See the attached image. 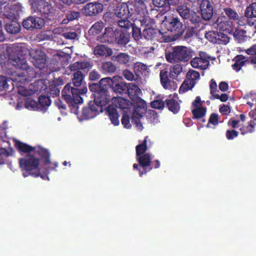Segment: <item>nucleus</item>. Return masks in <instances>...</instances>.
Wrapping results in <instances>:
<instances>
[{"label":"nucleus","mask_w":256,"mask_h":256,"mask_svg":"<svg viewBox=\"0 0 256 256\" xmlns=\"http://www.w3.org/2000/svg\"><path fill=\"white\" fill-rule=\"evenodd\" d=\"M48 92L53 97L59 96L60 93V88L57 87L56 86L50 84L49 86Z\"/></svg>","instance_id":"obj_55"},{"label":"nucleus","mask_w":256,"mask_h":256,"mask_svg":"<svg viewBox=\"0 0 256 256\" xmlns=\"http://www.w3.org/2000/svg\"><path fill=\"white\" fill-rule=\"evenodd\" d=\"M9 22H6L5 25V28L6 32L10 34H16L20 32V26L18 20H9Z\"/></svg>","instance_id":"obj_29"},{"label":"nucleus","mask_w":256,"mask_h":256,"mask_svg":"<svg viewBox=\"0 0 256 256\" xmlns=\"http://www.w3.org/2000/svg\"><path fill=\"white\" fill-rule=\"evenodd\" d=\"M35 147V149L34 150V156H38L41 160L43 161L44 165L48 164H52L50 160V154L48 150L46 148H44L40 146Z\"/></svg>","instance_id":"obj_23"},{"label":"nucleus","mask_w":256,"mask_h":256,"mask_svg":"<svg viewBox=\"0 0 256 256\" xmlns=\"http://www.w3.org/2000/svg\"><path fill=\"white\" fill-rule=\"evenodd\" d=\"M24 105L26 108L30 110H40L38 102L30 98L26 99Z\"/></svg>","instance_id":"obj_48"},{"label":"nucleus","mask_w":256,"mask_h":256,"mask_svg":"<svg viewBox=\"0 0 256 256\" xmlns=\"http://www.w3.org/2000/svg\"><path fill=\"white\" fill-rule=\"evenodd\" d=\"M92 62L84 60L74 62L68 66L69 70L74 72L72 82L75 86H80L84 82L86 74L82 73L81 70L87 74L92 68Z\"/></svg>","instance_id":"obj_5"},{"label":"nucleus","mask_w":256,"mask_h":256,"mask_svg":"<svg viewBox=\"0 0 256 256\" xmlns=\"http://www.w3.org/2000/svg\"><path fill=\"white\" fill-rule=\"evenodd\" d=\"M165 102L169 110L174 114H177L180 110V105L178 102L174 98L167 99Z\"/></svg>","instance_id":"obj_34"},{"label":"nucleus","mask_w":256,"mask_h":256,"mask_svg":"<svg viewBox=\"0 0 256 256\" xmlns=\"http://www.w3.org/2000/svg\"><path fill=\"white\" fill-rule=\"evenodd\" d=\"M192 118L194 120H201L206 114V108L204 106L194 108L192 110Z\"/></svg>","instance_id":"obj_39"},{"label":"nucleus","mask_w":256,"mask_h":256,"mask_svg":"<svg viewBox=\"0 0 256 256\" xmlns=\"http://www.w3.org/2000/svg\"><path fill=\"white\" fill-rule=\"evenodd\" d=\"M8 78L4 76H0V92L8 88Z\"/></svg>","instance_id":"obj_59"},{"label":"nucleus","mask_w":256,"mask_h":256,"mask_svg":"<svg viewBox=\"0 0 256 256\" xmlns=\"http://www.w3.org/2000/svg\"><path fill=\"white\" fill-rule=\"evenodd\" d=\"M132 7L135 8V10L140 12L142 10H143L145 7V4L144 0H134V4L132 3Z\"/></svg>","instance_id":"obj_52"},{"label":"nucleus","mask_w":256,"mask_h":256,"mask_svg":"<svg viewBox=\"0 0 256 256\" xmlns=\"http://www.w3.org/2000/svg\"><path fill=\"white\" fill-rule=\"evenodd\" d=\"M132 2H122L116 6L114 14L120 18L119 20H129L128 19L134 14Z\"/></svg>","instance_id":"obj_15"},{"label":"nucleus","mask_w":256,"mask_h":256,"mask_svg":"<svg viewBox=\"0 0 256 256\" xmlns=\"http://www.w3.org/2000/svg\"><path fill=\"white\" fill-rule=\"evenodd\" d=\"M136 159L140 164V166L143 168V170L139 169L140 176H142L143 174H146L152 168H158L160 166V162L158 160H156L152 162L150 154L149 153L136 156Z\"/></svg>","instance_id":"obj_10"},{"label":"nucleus","mask_w":256,"mask_h":256,"mask_svg":"<svg viewBox=\"0 0 256 256\" xmlns=\"http://www.w3.org/2000/svg\"><path fill=\"white\" fill-rule=\"evenodd\" d=\"M22 6L20 2L12 4H9L4 7L3 19L17 20L22 12Z\"/></svg>","instance_id":"obj_14"},{"label":"nucleus","mask_w":256,"mask_h":256,"mask_svg":"<svg viewBox=\"0 0 256 256\" xmlns=\"http://www.w3.org/2000/svg\"><path fill=\"white\" fill-rule=\"evenodd\" d=\"M148 136H146L142 142L136 146V156L146 154V152L148 150V148L152 146V143L150 142V140H148V142L150 144L148 146Z\"/></svg>","instance_id":"obj_30"},{"label":"nucleus","mask_w":256,"mask_h":256,"mask_svg":"<svg viewBox=\"0 0 256 256\" xmlns=\"http://www.w3.org/2000/svg\"><path fill=\"white\" fill-rule=\"evenodd\" d=\"M224 12L229 20L236 21L238 25L244 26L246 24L248 20L245 18V15L236 12L234 9L228 7L224 8Z\"/></svg>","instance_id":"obj_17"},{"label":"nucleus","mask_w":256,"mask_h":256,"mask_svg":"<svg viewBox=\"0 0 256 256\" xmlns=\"http://www.w3.org/2000/svg\"><path fill=\"white\" fill-rule=\"evenodd\" d=\"M28 2L32 12L44 16H48L53 12L52 4L46 0H29Z\"/></svg>","instance_id":"obj_11"},{"label":"nucleus","mask_w":256,"mask_h":256,"mask_svg":"<svg viewBox=\"0 0 256 256\" xmlns=\"http://www.w3.org/2000/svg\"><path fill=\"white\" fill-rule=\"evenodd\" d=\"M122 76L126 80L129 81H132L134 79V74L128 70H124L122 72Z\"/></svg>","instance_id":"obj_64"},{"label":"nucleus","mask_w":256,"mask_h":256,"mask_svg":"<svg viewBox=\"0 0 256 256\" xmlns=\"http://www.w3.org/2000/svg\"><path fill=\"white\" fill-rule=\"evenodd\" d=\"M104 9L103 5L98 2H91L86 4L82 8L84 14L86 16H96L102 12Z\"/></svg>","instance_id":"obj_20"},{"label":"nucleus","mask_w":256,"mask_h":256,"mask_svg":"<svg viewBox=\"0 0 256 256\" xmlns=\"http://www.w3.org/2000/svg\"><path fill=\"white\" fill-rule=\"evenodd\" d=\"M10 154L4 148H0V164H4L6 158H8Z\"/></svg>","instance_id":"obj_54"},{"label":"nucleus","mask_w":256,"mask_h":256,"mask_svg":"<svg viewBox=\"0 0 256 256\" xmlns=\"http://www.w3.org/2000/svg\"><path fill=\"white\" fill-rule=\"evenodd\" d=\"M256 126V122L254 120H250L248 122V125L243 126H242L240 130L242 135H244L248 133H252L255 131V126Z\"/></svg>","instance_id":"obj_41"},{"label":"nucleus","mask_w":256,"mask_h":256,"mask_svg":"<svg viewBox=\"0 0 256 256\" xmlns=\"http://www.w3.org/2000/svg\"><path fill=\"white\" fill-rule=\"evenodd\" d=\"M188 2L184 1V2L176 8V11L180 16L184 20H188L192 10L188 6Z\"/></svg>","instance_id":"obj_26"},{"label":"nucleus","mask_w":256,"mask_h":256,"mask_svg":"<svg viewBox=\"0 0 256 256\" xmlns=\"http://www.w3.org/2000/svg\"><path fill=\"white\" fill-rule=\"evenodd\" d=\"M22 26L28 30L41 29L44 26V20L39 17L30 16L23 20Z\"/></svg>","instance_id":"obj_18"},{"label":"nucleus","mask_w":256,"mask_h":256,"mask_svg":"<svg viewBox=\"0 0 256 256\" xmlns=\"http://www.w3.org/2000/svg\"><path fill=\"white\" fill-rule=\"evenodd\" d=\"M118 24L122 28L126 29L127 31L132 28V36L136 40H138L142 38V33L140 28L136 27L134 22L130 20H118Z\"/></svg>","instance_id":"obj_19"},{"label":"nucleus","mask_w":256,"mask_h":256,"mask_svg":"<svg viewBox=\"0 0 256 256\" xmlns=\"http://www.w3.org/2000/svg\"><path fill=\"white\" fill-rule=\"evenodd\" d=\"M229 40L230 38L226 34L220 32H218L216 38V44H226L229 42Z\"/></svg>","instance_id":"obj_49"},{"label":"nucleus","mask_w":256,"mask_h":256,"mask_svg":"<svg viewBox=\"0 0 256 256\" xmlns=\"http://www.w3.org/2000/svg\"><path fill=\"white\" fill-rule=\"evenodd\" d=\"M200 77V73L194 70H190L186 75V79L183 82L179 88L180 94L184 93L192 90L196 84V80Z\"/></svg>","instance_id":"obj_12"},{"label":"nucleus","mask_w":256,"mask_h":256,"mask_svg":"<svg viewBox=\"0 0 256 256\" xmlns=\"http://www.w3.org/2000/svg\"><path fill=\"white\" fill-rule=\"evenodd\" d=\"M104 26V24L102 21H98L94 23L88 30L90 35L96 36L100 34Z\"/></svg>","instance_id":"obj_36"},{"label":"nucleus","mask_w":256,"mask_h":256,"mask_svg":"<svg viewBox=\"0 0 256 256\" xmlns=\"http://www.w3.org/2000/svg\"><path fill=\"white\" fill-rule=\"evenodd\" d=\"M233 61L234 62V63L232 65V68L236 72H239L246 62H247L245 56L242 54L236 56L233 59Z\"/></svg>","instance_id":"obj_33"},{"label":"nucleus","mask_w":256,"mask_h":256,"mask_svg":"<svg viewBox=\"0 0 256 256\" xmlns=\"http://www.w3.org/2000/svg\"><path fill=\"white\" fill-rule=\"evenodd\" d=\"M245 18H256V2H252L248 6L244 11Z\"/></svg>","instance_id":"obj_44"},{"label":"nucleus","mask_w":256,"mask_h":256,"mask_svg":"<svg viewBox=\"0 0 256 256\" xmlns=\"http://www.w3.org/2000/svg\"><path fill=\"white\" fill-rule=\"evenodd\" d=\"M38 106H40V110H44L46 109L51 104V100L50 96L41 95L38 98Z\"/></svg>","instance_id":"obj_40"},{"label":"nucleus","mask_w":256,"mask_h":256,"mask_svg":"<svg viewBox=\"0 0 256 256\" xmlns=\"http://www.w3.org/2000/svg\"><path fill=\"white\" fill-rule=\"evenodd\" d=\"M102 82H105L108 88L118 95H122L126 92L128 84L120 76H114L112 78L106 77L102 78Z\"/></svg>","instance_id":"obj_9"},{"label":"nucleus","mask_w":256,"mask_h":256,"mask_svg":"<svg viewBox=\"0 0 256 256\" xmlns=\"http://www.w3.org/2000/svg\"><path fill=\"white\" fill-rule=\"evenodd\" d=\"M220 31L226 33L232 34L234 30V26L232 22L230 21H223L218 24Z\"/></svg>","instance_id":"obj_35"},{"label":"nucleus","mask_w":256,"mask_h":256,"mask_svg":"<svg viewBox=\"0 0 256 256\" xmlns=\"http://www.w3.org/2000/svg\"><path fill=\"white\" fill-rule=\"evenodd\" d=\"M208 58L204 52H200L199 56L195 57L191 60V65L194 68L206 70L210 64Z\"/></svg>","instance_id":"obj_22"},{"label":"nucleus","mask_w":256,"mask_h":256,"mask_svg":"<svg viewBox=\"0 0 256 256\" xmlns=\"http://www.w3.org/2000/svg\"><path fill=\"white\" fill-rule=\"evenodd\" d=\"M238 132L234 130H228L226 133V136L228 140H232L238 136Z\"/></svg>","instance_id":"obj_61"},{"label":"nucleus","mask_w":256,"mask_h":256,"mask_svg":"<svg viewBox=\"0 0 256 256\" xmlns=\"http://www.w3.org/2000/svg\"><path fill=\"white\" fill-rule=\"evenodd\" d=\"M30 52L31 50L24 46L17 47L13 50L10 60L16 68L24 70L28 74V78H33L36 77V72L26 62V58L28 55L30 56Z\"/></svg>","instance_id":"obj_1"},{"label":"nucleus","mask_w":256,"mask_h":256,"mask_svg":"<svg viewBox=\"0 0 256 256\" xmlns=\"http://www.w3.org/2000/svg\"><path fill=\"white\" fill-rule=\"evenodd\" d=\"M40 159L34 154H28L24 158L19 159V164L23 172L22 176L26 178L31 176L33 170H38L40 165Z\"/></svg>","instance_id":"obj_8"},{"label":"nucleus","mask_w":256,"mask_h":256,"mask_svg":"<svg viewBox=\"0 0 256 256\" xmlns=\"http://www.w3.org/2000/svg\"><path fill=\"white\" fill-rule=\"evenodd\" d=\"M101 71L104 74H112L116 71V68L112 62H104L101 65Z\"/></svg>","instance_id":"obj_37"},{"label":"nucleus","mask_w":256,"mask_h":256,"mask_svg":"<svg viewBox=\"0 0 256 256\" xmlns=\"http://www.w3.org/2000/svg\"><path fill=\"white\" fill-rule=\"evenodd\" d=\"M30 59L36 68L42 70L45 67L46 55L41 50L32 49Z\"/></svg>","instance_id":"obj_13"},{"label":"nucleus","mask_w":256,"mask_h":256,"mask_svg":"<svg viewBox=\"0 0 256 256\" xmlns=\"http://www.w3.org/2000/svg\"><path fill=\"white\" fill-rule=\"evenodd\" d=\"M114 16V14L110 12H107L103 16L102 19L106 22L110 24L114 22L113 16Z\"/></svg>","instance_id":"obj_62"},{"label":"nucleus","mask_w":256,"mask_h":256,"mask_svg":"<svg viewBox=\"0 0 256 256\" xmlns=\"http://www.w3.org/2000/svg\"><path fill=\"white\" fill-rule=\"evenodd\" d=\"M188 20H189L192 24L196 25L201 22V18L196 12L192 10L190 14Z\"/></svg>","instance_id":"obj_51"},{"label":"nucleus","mask_w":256,"mask_h":256,"mask_svg":"<svg viewBox=\"0 0 256 256\" xmlns=\"http://www.w3.org/2000/svg\"><path fill=\"white\" fill-rule=\"evenodd\" d=\"M218 34V32L217 31H209L206 33L205 37L211 42L216 44Z\"/></svg>","instance_id":"obj_50"},{"label":"nucleus","mask_w":256,"mask_h":256,"mask_svg":"<svg viewBox=\"0 0 256 256\" xmlns=\"http://www.w3.org/2000/svg\"><path fill=\"white\" fill-rule=\"evenodd\" d=\"M200 12L203 20H210L213 16L214 8L209 0H202L200 4Z\"/></svg>","instance_id":"obj_21"},{"label":"nucleus","mask_w":256,"mask_h":256,"mask_svg":"<svg viewBox=\"0 0 256 256\" xmlns=\"http://www.w3.org/2000/svg\"><path fill=\"white\" fill-rule=\"evenodd\" d=\"M89 90L92 92L94 102L98 106L102 108L112 100L108 91V88L105 82H102V79L98 83L89 84Z\"/></svg>","instance_id":"obj_4"},{"label":"nucleus","mask_w":256,"mask_h":256,"mask_svg":"<svg viewBox=\"0 0 256 256\" xmlns=\"http://www.w3.org/2000/svg\"><path fill=\"white\" fill-rule=\"evenodd\" d=\"M126 92L125 94H128L132 100H134L136 98H140L138 96L141 92L140 89L136 84L133 83L128 84Z\"/></svg>","instance_id":"obj_27"},{"label":"nucleus","mask_w":256,"mask_h":256,"mask_svg":"<svg viewBox=\"0 0 256 256\" xmlns=\"http://www.w3.org/2000/svg\"><path fill=\"white\" fill-rule=\"evenodd\" d=\"M232 34L238 42L240 43L247 40L246 32L244 30L236 29Z\"/></svg>","instance_id":"obj_42"},{"label":"nucleus","mask_w":256,"mask_h":256,"mask_svg":"<svg viewBox=\"0 0 256 256\" xmlns=\"http://www.w3.org/2000/svg\"><path fill=\"white\" fill-rule=\"evenodd\" d=\"M104 41L110 44H115L120 46H125L130 42V32L126 29L106 28L102 34Z\"/></svg>","instance_id":"obj_3"},{"label":"nucleus","mask_w":256,"mask_h":256,"mask_svg":"<svg viewBox=\"0 0 256 256\" xmlns=\"http://www.w3.org/2000/svg\"><path fill=\"white\" fill-rule=\"evenodd\" d=\"M160 83L163 88L166 90L172 89L173 82L170 80V74L166 69L160 70Z\"/></svg>","instance_id":"obj_25"},{"label":"nucleus","mask_w":256,"mask_h":256,"mask_svg":"<svg viewBox=\"0 0 256 256\" xmlns=\"http://www.w3.org/2000/svg\"><path fill=\"white\" fill-rule=\"evenodd\" d=\"M16 146L20 152L26 153L33 152L34 150L35 149V147H32L26 143L20 141H17L16 142Z\"/></svg>","instance_id":"obj_43"},{"label":"nucleus","mask_w":256,"mask_h":256,"mask_svg":"<svg viewBox=\"0 0 256 256\" xmlns=\"http://www.w3.org/2000/svg\"><path fill=\"white\" fill-rule=\"evenodd\" d=\"M94 53L96 55L100 56H111L113 54V52L111 48L106 46L102 44L96 46Z\"/></svg>","instance_id":"obj_32"},{"label":"nucleus","mask_w":256,"mask_h":256,"mask_svg":"<svg viewBox=\"0 0 256 256\" xmlns=\"http://www.w3.org/2000/svg\"><path fill=\"white\" fill-rule=\"evenodd\" d=\"M100 78V73L96 70L92 71L88 76V78L90 80L94 81L98 80Z\"/></svg>","instance_id":"obj_63"},{"label":"nucleus","mask_w":256,"mask_h":256,"mask_svg":"<svg viewBox=\"0 0 256 256\" xmlns=\"http://www.w3.org/2000/svg\"><path fill=\"white\" fill-rule=\"evenodd\" d=\"M160 34V31L156 28H148L142 31V37L146 40H154Z\"/></svg>","instance_id":"obj_31"},{"label":"nucleus","mask_w":256,"mask_h":256,"mask_svg":"<svg viewBox=\"0 0 256 256\" xmlns=\"http://www.w3.org/2000/svg\"><path fill=\"white\" fill-rule=\"evenodd\" d=\"M54 166H50L48 168V169L46 170L44 173H42L40 172V168H38L36 172H34L33 173H31V176L34 178H37L38 176H40L42 180H49L48 177V170L55 169L56 168L58 167V164L57 162H54Z\"/></svg>","instance_id":"obj_38"},{"label":"nucleus","mask_w":256,"mask_h":256,"mask_svg":"<svg viewBox=\"0 0 256 256\" xmlns=\"http://www.w3.org/2000/svg\"><path fill=\"white\" fill-rule=\"evenodd\" d=\"M121 122L124 127L126 128H130L132 126V124L130 123V118L126 113L124 114Z\"/></svg>","instance_id":"obj_56"},{"label":"nucleus","mask_w":256,"mask_h":256,"mask_svg":"<svg viewBox=\"0 0 256 256\" xmlns=\"http://www.w3.org/2000/svg\"><path fill=\"white\" fill-rule=\"evenodd\" d=\"M166 60L170 63L186 62L192 56V50L184 46H176L166 52Z\"/></svg>","instance_id":"obj_6"},{"label":"nucleus","mask_w":256,"mask_h":256,"mask_svg":"<svg viewBox=\"0 0 256 256\" xmlns=\"http://www.w3.org/2000/svg\"><path fill=\"white\" fill-rule=\"evenodd\" d=\"M219 116L216 113H212L210 116L208 123L206 124V127H209V124H212L214 126H216L218 124Z\"/></svg>","instance_id":"obj_53"},{"label":"nucleus","mask_w":256,"mask_h":256,"mask_svg":"<svg viewBox=\"0 0 256 256\" xmlns=\"http://www.w3.org/2000/svg\"><path fill=\"white\" fill-rule=\"evenodd\" d=\"M88 89L84 87L81 89L73 88L71 84H66L62 91V98L70 107V110L74 114H78V104L83 102V99L80 96L86 93Z\"/></svg>","instance_id":"obj_2"},{"label":"nucleus","mask_w":256,"mask_h":256,"mask_svg":"<svg viewBox=\"0 0 256 256\" xmlns=\"http://www.w3.org/2000/svg\"><path fill=\"white\" fill-rule=\"evenodd\" d=\"M182 71V66L179 64H176L171 68L170 72V77L172 79H176Z\"/></svg>","instance_id":"obj_47"},{"label":"nucleus","mask_w":256,"mask_h":256,"mask_svg":"<svg viewBox=\"0 0 256 256\" xmlns=\"http://www.w3.org/2000/svg\"><path fill=\"white\" fill-rule=\"evenodd\" d=\"M162 24L167 32L171 34L173 40H176L182 36L186 30V26L178 16H172L165 19Z\"/></svg>","instance_id":"obj_7"},{"label":"nucleus","mask_w":256,"mask_h":256,"mask_svg":"<svg viewBox=\"0 0 256 256\" xmlns=\"http://www.w3.org/2000/svg\"><path fill=\"white\" fill-rule=\"evenodd\" d=\"M106 112L112 124L115 126L120 124L119 114L116 108L114 106L109 105L106 109Z\"/></svg>","instance_id":"obj_24"},{"label":"nucleus","mask_w":256,"mask_h":256,"mask_svg":"<svg viewBox=\"0 0 256 256\" xmlns=\"http://www.w3.org/2000/svg\"><path fill=\"white\" fill-rule=\"evenodd\" d=\"M134 69L136 74L139 77L140 76H147L149 74V69L147 66L140 62L134 63Z\"/></svg>","instance_id":"obj_28"},{"label":"nucleus","mask_w":256,"mask_h":256,"mask_svg":"<svg viewBox=\"0 0 256 256\" xmlns=\"http://www.w3.org/2000/svg\"><path fill=\"white\" fill-rule=\"evenodd\" d=\"M80 16V13L78 12L70 10L67 13L66 17L68 21H72L78 19Z\"/></svg>","instance_id":"obj_57"},{"label":"nucleus","mask_w":256,"mask_h":256,"mask_svg":"<svg viewBox=\"0 0 256 256\" xmlns=\"http://www.w3.org/2000/svg\"><path fill=\"white\" fill-rule=\"evenodd\" d=\"M112 58L116 60L120 64H126L130 61V56L124 52H120L112 56Z\"/></svg>","instance_id":"obj_46"},{"label":"nucleus","mask_w":256,"mask_h":256,"mask_svg":"<svg viewBox=\"0 0 256 256\" xmlns=\"http://www.w3.org/2000/svg\"><path fill=\"white\" fill-rule=\"evenodd\" d=\"M164 104L165 102H163L162 100H156L152 101L150 104V106L152 108L160 110L164 108Z\"/></svg>","instance_id":"obj_58"},{"label":"nucleus","mask_w":256,"mask_h":256,"mask_svg":"<svg viewBox=\"0 0 256 256\" xmlns=\"http://www.w3.org/2000/svg\"><path fill=\"white\" fill-rule=\"evenodd\" d=\"M103 108L98 106L94 102L90 100L88 106L84 107L82 112V116L84 119L92 118L102 112Z\"/></svg>","instance_id":"obj_16"},{"label":"nucleus","mask_w":256,"mask_h":256,"mask_svg":"<svg viewBox=\"0 0 256 256\" xmlns=\"http://www.w3.org/2000/svg\"><path fill=\"white\" fill-rule=\"evenodd\" d=\"M210 94L212 96L219 92V90L217 88L216 82L214 79L211 80L210 82Z\"/></svg>","instance_id":"obj_60"},{"label":"nucleus","mask_w":256,"mask_h":256,"mask_svg":"<svg viewBox=\"0 0 256 256\" xmlns=\"http://www.w3.org/2000/svg\"><path fill=\"white\" fill-rule=\"evenodd\" d=\"M114 102L115 104L114 107L123 110L128 108L130 105V101L120 96L116 98Z\"/></svg>","instance_id":"obj_45"}]
</instances>
